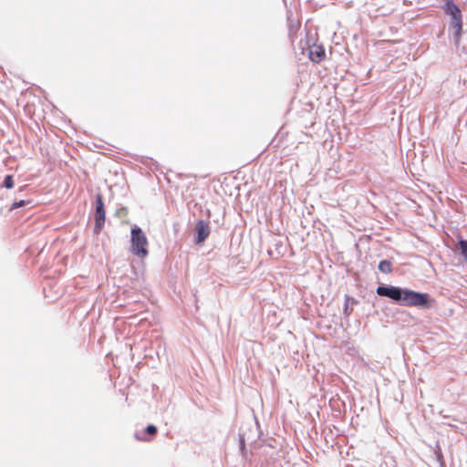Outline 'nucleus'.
Returning a JSON list of instances; mask_svg holds the SVG:
<instances>
[{
    "label": "nucleus",
    "instance_id": "nucleus-1",
    "mask_svg": "<svg viewBox=\"0 0 467 467\" xmlns=\"http://www.w3.org/2000/svg\"><path fill=\"white\" fill-rule=\"evenodd\" d=\"M377 294L381 296H387L398 302L401 306H414L422 308H431L435 300L427 293H420L409 289H401L396 286H378Z\"/></svg>",
    "mask_w": 467,
    "mask_h": 467
},
{
    "label": "nucleus",
    "instance_id": "nucleus-2",
    "mask_svg": "<svg viewBox=\"0 0 467 467\" xmlns=\"http://www.w3.org/2000/svg\"><path fill=\"white\" fill-rule=\"evenodd\" d=\"M131 252L140 258L148 255V240L142 230L137 226L131 229Z\"/></svg>",
    "mask_w": 467,
    "mask_h": 467
},
{
    "label": "nucleus",
    "instance_id": "nucleus-3",
    "mask_svg": "<svg viewBox=\"0 0 467 467\" xmlns=\"http://www.w3.org/2000/svg\"><path fill=\"white\" fill-rule=\"evenodd\" d=\"M445 11L451 17L450 27L453 31L456 40L458 41L462 31L461 10L451 0H447L445 4Z\"/></svg>",
    "mask_w": 467,
    "mask_h": 467
},
{
    "label": "nucleus",
    "instance_id": "nucleus-4",
    "mask_svg": "<svg viewBox=\"0 0 467 467\" xmlns=\"http://www.w3.org/2000/svg\"><path fill=\"white\" fill-rule=\"evenodd\" d=\"M106 220V213L104 208L103 198L101 194H98L96 198V212H95V227L94 233L99 234L102 230Z\"/></svg>",
    "mask_w": 467,
    "mask_h": 467
},
{
    "label": "nucleus",
    "instance_id": "nucleus-5",
    "mask_svg": "<svg viewBox=\"0 0 467 467\" xmlns=\"http://www.w3.org/2000/svg\"><path fill=\"white\" fill-rule=\"evenodd\" d=\"M308 57L313 63H320L326 58L325 48L322 45L313 44L308 48Z\"/></svg>",
    "mask_w": 467,
    "mask_h": 467
},
{
    "label": "nucleus",
    "instance_id": "nucleus-6",
    "mask_svg": "<svg viewBox=\"0 0 467 467\" xmlns=\"http://www.w3.org/2000/svg\"><path fill=\"white\" fill-rule=\"evenodd\" d=\"M196 231H197V243H202L210 234V227L208 223L200 220L196 223Z\"/></svg>",
    "mask_w": 467,
    "mask_h": 467
},
{
    "label": "nucleus",
    "instance_id": "nucleus-7",
    "mask_svg": "<svg viewBox=\"0 0 467 467\" xmlns=\"http://www.w3.org/2000/svg\"><path fill=\"white\" fill-rule=\"evenodd\" d=\"M379 270L383 274H389L392 272V264L389 260H382L379 264Z\"/></svg>",
    "mask_w": 467,
    "mask_h": 467
},
{
    "label": "nucleus",
    "instance_id": "nucleus-8",
    "mask_svg": "<svg viewBox=\"0 0 467 467\" xmlns=\"http://www.w3.org/2000/svg\"><path fill=\"white\" fill-rule=\"evenodd\" d=\"M459 248L461 250L462 255L467 260V241L460 240Z\"/></svg>",
    "mask_w": 467,
    "mask_h": 467
},
{
    "label": "nucleus",
    "instance_id": "nucleus-9",
    "mask_svg": "<svg viewBox=\"0 0 467 467\" xmlns=\"http://www.w3.org/2000/svg\"><path fill=\"white\" fill-rule=\"evenodd\" d=\"M4 186L7 189L14 187V180L12 175H6L4 181Z\"/></svg>",
    "mask_w": 467,
    "mask_h": 467
},
{
    "label": "nucleus",
    "instance_id": "nucleus-10",
    "mask_svg": "<svg viewBox=\"0 0 467 467\" xmlns=\"http://www.w3.org/2000/svg\"><path fill=\"white\" fill-rule=\"evenodd\" d=\"M29 202H30L29 201L15 202L10 206V210L12 211V210L17 209V208L22 207V206H24V205H26V203H29Z\"/></svg>",
    "mask_w": 467,
    "mask_h": 467
},
{
    "label": "nucleus",
    "instance_id": "nucleus-11",
    "mask_svg": "<svg viewBox=\"0 0 467 467\" xmlns=\"http://www.w3.org/2000/svg\"><path fill=\"white\" fill-rule=\"evenodd\" d=\"M145 431H146V433L153 436V435H155L157 433L158 430H157L156 426L149 425V426H147Z\"/></svg>",
    "mask_w": 467,
    "mask_h": 467
},
{
    "label": "nucleus",
    "instance_id": "nucleus-12",
    "mask_svg": "<svg viewBox=\"0 0 467 467\" xmlns=\"http://www.w3.org/2000/svg\"><path fill=\"white\" fill-rule=\"evenodd\" d=\"M348 303H346L344 312L348 316L349 314L348 313Z\"/></svg>",
    "mask_w": 467,
    "mask_h": 467
},
{
    "label": "nucleus",
    "instance_id": "nucleus-13",
    "mask_svg": "<svg viewBox=\"0 0 467 467\" xmlns=\"http://www.w3.org/2000/svg\"><path fill=\"white\" fill-rule=\"evenodd\" d=\"M138 440H140V441H148V440H147V439H145V438H138Z\"/></svg>",
    "mask_w": 467,
    "mask_h": 467
}]
</instances>
